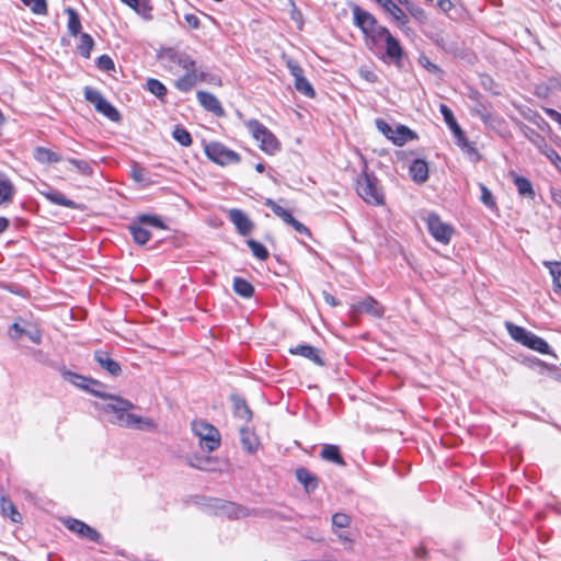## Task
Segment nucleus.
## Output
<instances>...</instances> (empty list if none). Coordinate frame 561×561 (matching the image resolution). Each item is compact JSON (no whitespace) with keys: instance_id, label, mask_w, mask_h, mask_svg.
Here are the masks:
<instances>
[{"instance_id":"nucleus-48","label":"nucleus","mask_w":561,"mask_h":561,"mask_svg":"<svg viewBox=\"0 0 561 561\" xmlns=\"http://www.w3.org/2000/svg\"><path fill=\"white\" fill-rule=\"evenodd\" d=\"M542 264L549 270L552 280L561 278V261H543Z\"/></svg>"},{"instance_id":"nucleus-3","label":"nucleus","mask_w":561,"mask_h":561,"mask_svg":"<svg viewBox=\"0 0 561 561\" xmlns=\"http://www.w3.org/2000/svg\"><path fill=\"white\" fill-rule=\"evenodd\" d=\"M356 192L368 205L381 206L385 204L383 191L374 173L364 171L357 176Z\"/></svg>"},{"instance_id":"nucleus-36","label":"nucleus","mask_w":561,"mask_h":561,"mask_svg":"<svg viewBox=\"0 0 561 561\" xmlns=\"http://www.w3.org/2000/svg\"><path fill=\"white\" fill-rule=\"evenodd\" d=\"M233 290L243 298H251L254 294L253 285L242 277L233 278Z\"/></svg>"},{"instance_id":"nucleus-10","label":"nucleus","mask_w":561,"mask_h":561,"mask_svg":"<svg viewBox=\"0 0 561 561\" xmlns=\"http://www.w3.org/2000/svg\"><path fill=\"white\" fill-rule=\"evenodd\" d=\"M205 153L209 160L221 167L237 164L240 162V154L219 141H211L205 145Z\"/></svg>"},{"instance_id":"nucleus-40","label":"nucleus","mask_w":561,"mask_h":561,"mask_svg":"<svg viewBox=\"0 0 561 561\" xmlns=\"http://www.w3.org/2000/svg\"><path fill=\"white\" fill-rule=\"evenodd\" d=\"M65 12L68 15V32L69 34L77 36L81 32V22L79 14L72 8H67Z\"/></svg>"},{"instance_id":"nucleus-9","label":"nucleus","mask_w":561,"mask_h":561,"mask_svg":"<svg viewBox=\"0 0 561 561\" xmlns=\"http://www.w3.org/2000/svg\"><path fill=\"white\" fill-rule=\"evenodd\" d=\"M439 112L443 115L445 123L450 128L457 146H459L468 154H476V147L467 139L465 133L457 123L453 111L446 104H440Z\"/></svg>"},{"instance_id":"nucleus-21","label":"nucleus","mask_w":561,"mask_h":561,"mask_svg":"<svg viewBox=\"0 0 561 561\" xmlns=\"http://www.w3.org/2000/svg\"><path fill=\"white\" fill-rule=\"evenodd\" d=\"M289 352L293 355H299V356H302L305 358H308V359H310L311 362H313L314 364H317L319 366H323L324 365V362H323V359L320 356L319 348H317V347H314L312 345L300 344V345H297L295 347H291L289 350Z\"/></svg>"},{"instance_id":"nucleus-30","label":"nucleus","mask_w":561,"mask_h":561,"mask_svg":"<svg viewBox=\"0 0 561 561\" xmlns=\"http://www.w3.org/2000/svg\"><path fill=\"white\" fill-rule=\"evenodd\" d=\"M198 82V69L185 71V73L175 81V87L182 92H190Z\"/></svg>"},{"instance_id":"nucleus-51","label":"nucleus","mask_w":561,"mask_h":561,"mask_svg":"<svg viewBox=\"0 0 561 561\" xmlns=\"http://www.w3.org/2000/svg\"><path fill=\"white\" fill-rule=\"evenodd\" d=\"M351 518L346 514L336 513L332 516V525L337 528H345L350 525Z\"/></svg>"},{"instance_id":"nucleus-38","label":"nucleus","mask_w":561,"mask_h":561,"mask_svg":"<svg viewBox=\"0 0 561 561\" xmlns=\"http://www.w3.org/2000/svg\"><path fill=\"white\" fill-rule=\"evenodd\" d=\"M222 514L229 518H241L248 515V510L232 502H226L220 507Z\"/></svg>"},{"instance_id":"nucleus-22","label":"nucleus","mask_w":561,"mask_h":561,"mask_svg":"<svg viewBox=\"0 0 561 561\" xmlns=\"http://www.w3.org/2000/svg\"><path fill=\"white\" fill-rule=\"evenodd\" d=\"M94 359L110 375H112L114 377L121 375V373H122L121 365L116 360L112 359L106 352L96 351L94 353Z\"/></svg>"},{"instance_id":"nucleus-16","label":"nucleus","mask_w":561,"mask_h":561,"mask_svg":"<svg viewBox=\"0 0 561 561\" xmlns=\"http://www.w3.org/2000/svg\"><path fill=\"white\" fill-rule=\"evenodd\" d=\"M65 525L70 531L77 534L81 538H85L95 543L102 542L101 534L82 520L76 518H68L65 522Z\"/></svg>"},{"instance_id":"nucleus-64","label":"nucleus","mask_w":561,"mask_h":561,"mask_svg":"<svg viewBox=\"0 0 561 561\" xmlns=\"http://www.w3.org/2000/svg\"><path fill=\"white\" fill-rule=\"evenodd\" d=\"M552 287H553V291L556 294L561 295V280L560 279L552 280Z\"/></svg>"},{"instance_id":"nucleus-15","label":"nucleus","mask_w":561,"mask_h":561,"mask_svg":"<svg viewBox=\"0 0 561 561\" xmlns=\"http://www.w3.org/2000/svg\"><path fill=\"white\" fill-rule=\"evenodd\" d=\"M427 228L432 237L444 244L450 242L454 228L443 222L437 214H430L427 217Z\"/></svg>"},{"instance_id":"nucleus-14","label":"nucleus","mask_w":561,"mask_h":561,"mask_svg":"<svg viewBox=\"0 0 561 561\" xmlns=\"http://www.w3.org/2000/svg\"><path fill=\"white\" fill-rule=\"evenodd\" d=\"M265 206H267L268 208H271V210L277 216L279 217L285 224H287L288 226L293 227V229L300 233V234H304V236H307V237H310L311 236V232L310 230L304 225L301 224L300 221H298L297 219H295L291 215V213L282 207L280 205H278L276 202H274L273 199L271 198H267L265 201Z\"/></svg>"},{"instance_id":"nucleus-55","label":"nucleus","mask_w":561,"mask_h":561,"mask_svg":"<svg viewBox=\"0 0 561 561\" xmlns=\"http://www.w3.org/2000/svg\"><path fill=\"white\" fill-rule=\"evenodd\" d=\"M480 187H481V193H482V195H481L482 203L489 207L493 206L494 199H493L492 193L483 184H481Z\"/></svg>"},{"instance_id":"nucleus-54","label":"nucleus","mask_w":561,"mask_h":561,"mask_svg":"<svg viewBox=\"0 0 561 561\" xmlns=\"http://www.w3.org/2000/svg\"><path fill=\"white\" fill-rule=\"evenodd\" d=\"M359 76L369 83H375L378 81V76L376 72L366 67H362L359 69Z\"/></svg>"},{"instance_id":"nucleus-50","label":"nucleus","mask_w":561,"mask_h":561,"mask_svg":"<svg viewBox=\"0 0 561 561\" xmlns=\"http://www.w3.org/2000/svg\"><path fill=\"white\" fill-rule=\"evenodd\" d=\"M286 66L295 80L304 77V70L297 60L289 58L286 61Z\"/></svg>"},{"instance_id":"nucleus-23","label":"nucleus","mask_w":561,"mask_h":561,"mask_svg":"<svg viewBox=\"0 0 561 561\" xmlns=\"http://www.w3.org/2000/svg\"><path fill=\"white\" fill-rule=\"evenodd\" d=\"M41 194L53 204L71 209L80 208L76 202L67 198L60 191L48 187L46 191H42Z\"/></svg>"},{"instance_id":"nucleus-4","label":"nucleus","mask_w":561,"mask_h":561,"mask_svg":"<svg viewBox=\"0 0 561 561\" xmlns=\"http://www.w3.org/2000/svg\"><path fill=\"white\" fill-rule=\"evenodd\" d=\"M505 328L510 336L519 344L536 351L540 354H550L551 350L549 344L540 336L523 327L516 325L512 322H506Z\"/></svg>"},{"instance_id":"nucleus-2","label":"nucleus","mask_w":561,"mask_h":561,"mask_svg":"<svg viewBox=\"0 0 561 561\" xmlns=\"http://www.w3.org/2000/svg\"><path fill=\"white\" fill-rule=\"evenodd\" d=\"M91 393L107 400L106 403L100 407V410L106 414H113V416L108 420L111 423L123 427L137 430L154 427V423L152 420L142 417L137 414L128 413V411L135 408L131 401L118 396L101 392L98 390H91Z\"/></svg>"},{"instance_id":"nucleus-19","label":"nucleus","mask_w":561,"mask_h":561,"mask_svg":"<svg viewBox=\"0 0 561 561\" xmlns=\"http://www.w3.org/2000/svg\"><path fill=\"white\" fill-rule=\"evenodd\" d=\"M60 374L65 380L69 381L73 386L84 389L89 392H91V390H95L94 388H91V386H99V382L96 380H94L92 378L84 377L77 373L70 371L66 368H61Z\"/></svg>"},{"instance_id":"nucleus-11","label":"nucleus","mask_w":561,"mask_h":561,"mask_svg":"<svg viewBox=\"0 0 561 561\" xmlns=\"http://www.w3.org/2000/svg\"><path fill=\"white\" fill-rule=\"evenodd\" d=\"M150 226L158 229H164L165 226L158 216L141 215L138 218V224L129 226L130 233L134 241L140 245L146 244L151 237L150 231L145 227Z\"/></svg>"},{"instance_id":"nucleus-43","label":"nucleus","mask_w":561,"mask_h":561,"mask_svg":"<svg viewBox=\"0 0 561 561\" xmlns=\"http://www.w3.org/2000/svg\"><path fill=\"white\" fill-rule=\"evenodd\" d=\"M24 5L28 7L34 14L45 15L48 8L46 0H21Z\"/></svg>"},{"instance_id":"nucleus-13","label":"nucleus","mask_w":561,"mask_h":561,"mask_svg":"<svg viewBox=\"0 0 561 561\" xmlns=\"http://www.w3.org/2000/svg\"><path fill=\"white\" fill-rule=\"evenodd\" d=\"M368 313L374 318H382L385 307L374 297L367 296L364 300L353 304L350 309V317L356 322L362 313Z\"/></svg>"},{"instance_id":"nucleus-31","label":"nucleus","mask_w":561,"mask_h":561,"mask_svg":"<svg viewBox=\"0 0 561 561\" xmlns=\"http://www.w3.org/2000/svg\"><path fill=\"white\" fill-rule=\"evenodd\" d=\"M33 156L37 162L43 164L57 163L61 161L59 153L45 147H36L34 149Z\"/></svg>"},{"instance_id":"nucleus-42","label":"nucleus","mask_w":561,"mask_h":561,"mask_svg":"<svg viewBox=\"0 0 561 561\" xmlns=\"http://www.w3.org/2000/svg\"><path fill=\"white\" fill-rule=\"evenodd\" d=\"M93 46H94L93 38L89 34L82 33L80 36V44L78 46V50H79L80 55L85 58H89Z\"/></svg>"},{"instance_id":"nucleus-25","label":"nucleus","mask_w":561,"mask_h":561,"mask_svg":"<svg viewBox=\"0 0 561 561\" xmlns=\"http://www.w3.org/2000/svg\"><path fill=\"white\" fill-rule=\"evenodd\" d=\"M511 176H512L513 182L516 186V190L520 196L527 197L530 199L535 198L536 194H535L533 184L527 178L518 175L514 172L511 173Z\"/></svg>"},{"instance_id":"nucleus-35","label":"nucleus","mask_w":561,"mask_h":561,"mask_svg":"<svg viewBox=\"0 0 561 561\" xmlns=\"http://www.w3.org/2000/svg\"><path fill=\"white\" fill-rule=\"evenodd\" d=\"M392 136V142L397 146H403L407 141L416 138L415 133L403 125L397 126Z\"/></svg>"},{"instance_id":"nucleus-20","label":"nucleus","mask_w":561,"mask_h":561,"mask_svg":"<svg viewBox=\"0 0 561 561\" xmlns=\"http://www.w3.org/2000/svg\"><path fill=\"white\" fill-rule=\"evenodd\" d=\"M399 3L407 10L409 18H412L415 23L423 26L427 23L428 16L423 8L411 0H398Z\"/></svg>"},{"instance_id":"nucleus-18","label":"nucleus","mask_w":561,"mask_h":561,"mask_svg":"<svg viewBox=\"0 0 561 561\" xmlns=\"http://www.w3.org/2000/svg\"><path fill=\"white\" fill-rule=\"evenodd\" d=\"M199 104L208 112H211L218 117L225 116V110L221 106L219 100L209 92L198 91L196 93Z\"/></svg>"},{"instance_id":"nucleus-60","label":"nucleus","mask_w":561,"mask_h":561,"mask_svg":"<svg viewBox=\"0 0 561 561\" xmlns=\"http://www.w3.org/2000/svg\"><path fill=\"white\" fill-rule=\"evenodd\" d=\"M436 5L445 13L449 12L454 8L450 0H436Z\"/></svg>"},{"instance_id":"nucleus-29","label":"nucleus","mask_w":561,"mask_h":561,"mask_svg":"<svg viewBox=\"0 0 561 561\" xmlns=\"http://www.w3.org/2000/svg\"><path fill=\"white\" fill-rule=\"evenodd\" d=\"M14 195L15 187L11 180L4 174H0V205L11 203Z\"/></svg>"},{"instance_id":"nucleus-8","label":"nucleus","mask_w":561,"mask_h":561,"mask_svg":"<svg viewBox=\"0 0 561 561\" xmlns=\"http://www.w3.org/2000/svg\"><path fill=\"white\" fill-rule=\"evenodd\" d=\"M192 430L199 439V446L203 450L211 453L220 446V433L211 424L205 421H194Z\"/></svg>"},{"instance_id":"nucleus-1","label":"nucleus","mask_w":561,"mask_h":561,"mask_svg":"<svg viewBox=\"0 0 561 561\" xmlns=\"http://www.w3.org/2000/svg\"><path fill=\"white\" fill-rule=\"evenodd\" d=\"M354 24L365 36L366 45L369 49L377 47L383 41L386 44V56L400 66L404 55L400 42L391 34L388 27L378 23L377 19L368 11L355 4L352 9Z\"/></svg>"},{"instance_id":"nucleus-34","label":"nucleus","mask_w":561,"mask_h":561,"mask_svg":"<svg viewBox=\"0 0 561 561\" xmlns=\"http://www.w3.org/2000/svg\"><path fill=\"white\" fill-rule=\"evenodd\" d=\"M0 506H1V513L3 516L10 518L14 523H21L22 515L16 510L15 505L13 504V502L11 500L2 496L1 501H0Z\"/></svg>"},{"instance_id":"nucleus-45","label":"nucleus","mask_w":561,"mask_h":561,"mask_svg":"<svg viewBox=\"0 0 561 561\" xmlns=\"http://www.w3.org/2000/svg\"><path fill=\"white\" fill-rule=\"evenodd\" d=\"M147 89L157 98H163L167 94L165 85L160 82L158 79H148L147 80Z\"/></svg>"},{"instance_id":"nucleus-32","label":"nucleus","mask_w":561,"mask_h":561,"mask_svg":"<svg viewBox=\"0 0 561 561\" xmlns=\"http://www.w3.org/2000/svg\"><path fill=\"white\" fill-rule=\"evenodd\" d=\"M231 402L233 403V412L234 415L243 421L249 422L252 417V412L247 404L245 400L239 397L238 394H232L230 397Z\"/></svg>"},{"instance_id":"nucleus-44","label":"nucleus","mask_w":561,"mask_h":561,"mask_svg":"<svg viewBox=\"0 0 561 561\" xmlns=\"http://www.w3.org/2000/svg\"><path fill=\"white\" fill-rule=\"evenodd\" d=\"M295 88L298 92L302 93L307 98L312 99L316 96L314 89L312 88L310 82L305 78V76L295 80Z\"/></svg>"},{"instance_id":"nucleus-58","label":"nucleus","mask_w":561,"mask_h":561,"mask_svg":"<svg viewBox=\"0 0 561 561\" xmlns=\"http://www.w3.org/2000/svg\"><path fill=\"white\" fill-rule=\"evenodd\" d=\"M184 20L187 23V25L193 30H197L201 26V21L195 14H185Z\"/></svg>"},{"instance_id":"nucleus-33","label":"nucleus","mask_w":561,"mask_h":561,"mask_svg":"<svg viewBox=\"0 0 561 561\" xmlns=\"http://www.w3.org/2000/svg\"><path fill=\"white\" fill-rule=\"evenodd\" d=\"M241 444L248 453H254L259 447V439L254 432L248 427L240 428Z\"/></svg>"},{"instance_id":"nucleus-61","label":"nucleus","mask_w":561,"mask_h":561,"mask_svg":"<svg viewBox=\"0 0 561 561\" xmlns=\"http://www.w3.org/2000/svg\"><path fill=\"white\" fill-rule=\"evenodd\" d=\"M25 334L30 337V340L35 344L42 343V333L39 330L35 329L34 331H28Z\"/></svg>"},{"instance_id":"nucleus-17","label":"nucleus","mask_w":561,"mask_h":561,"mask_svg":"<svg viewBox=\"0 0 561 561\" xmlns=\"http://www.w3.org/2000/svg\"><path fill=\"white\" fill-rule=\"evenodd\" d=\"M228 217L241 236H248L252 232L254 225L241 209H230Z\"/></svg>"},{"instance_id":"nucleus-28","label":"nucleus","mask_w":561,"mask_h":561,"mask_svg":"<svg viewBox=\"0 0 561 561\" xmlns=\"http://www.w3.org/2000/svg\"><path fill=\"white\" fill-rule=\"evenodd\" d=\"M124 4L131 8L137 14L146 20L152 19V5L150 0H121Z\"/></svg>"},{"instance_id":"nucleus-27","label":"nucleus","mask_w":561,"mask_h":561,"mask_svg":"<svg viewBox=\"0 0 561 561\" xmlns=\"http://www.w3.org/2000/svg\"><path fill=\"white\" fill-rule=\"evenodd\" d=\"M320 456L323 460L335 463L337 466L344 467L346 465L337 445H323Z\"/></svg>"},{"instance_id":"nucleus-46","label":"nucleus","mask_w":561,"mask_h":561,"mask_svg":"<svg viewBox=\"0 0 561 561\" xmlns=\"http://www.w3.org/2000/svg\"><path fill=\"white\" fill-rule=\"evenodd\" d=\"M70 164H72L77 171L85 176L92 175L93 169L91 164L85 160H79V159H68L67 160Z\"/></svg>"},{"instance_id":"nucleus-24","label":"nucleus","mask_w":561,"mask_h":561,"mask_svg":"<svg viewBox=\"0 0 561 561\" xmlns=\"http://www.w3.org/2000/svg\"><path fill=\"white\" fill-rule=\"evenodd\" d=\"M412 180L416 183H424L428 179V165L425 160L415 159L409 168Z\"/></svg>"},{"instance_id":"nucleus-12","label":"nucleus","mask_w":561,"mask_h":561,"mask_svg":"<svg viewBox=\"0 0 561 561\" xmlns=\"http://www.w3.org/2000/svg\"><path fill=\"white\" fill-rule=\"evenodd\" d=\"M84 98L95 106L99 113L110 121L118 122L121 119L119 112L98 90L87 87L84 89Z\"/></svg>"},{"instance_id":"nucleus-26","label":"nucleus","mask_w":561,"mask_h":561,"mask_svg":"<svg viewBox=\"0 0 561 561\" xmlns=\"http://www.w3.org/2000/svg\"><path fill=\"white\" fill-rule=\"evenodd\" d=\"M295 474L307 492H312L318 488V478L305 467L297 468Z\"/></svg>"},{"instance_id":"nucleus-7","label":"nucleus","mask_w":561,"mask_h":561,"mask_svg":"<svg viewBox=\"0 0 561 561\" xmlns=\"http://www.w3.org/2000/svg\"><path fill=\"white\" fill-rule=\"evenodd\" d=\"M522 134L537 147V149L545 154L549 161L557 168V170L561 173V157L534 128L527 126L524 123L518 124Z\"/></svg>"},{"instance_id":"nucleus-6","label":"nucleus","mask_w":561,"mask_h":561,"mask_svg":"<svg viewBox=\"0 0 561 561\" xmlns=\"http://www.w3.org/2000/svg\"><path fill=\"white\" fill-rule=\"evenodd\" d=\"M244 126L252 137L260 142V149L268 154H273L279 150L280 144L276 136L257 119H248Z\"/></svg>"},{"instance_id":"nucleus-39","label":"nucleus","mask_w":561,"mask_h":561,"mask_svg":"<svg viewBox=\"0 0 561 561\" xmlns=\"http://www.w3.org/2000/svg\"><path fill=\"white\" fill-rule=\"evenodd\" d=\"M171 60L178 64L185 71L197 69L195 60L185 53H172Z\"/></svg>"},{"instance_id":"nucleus-62","label":"nucleus","mask_w":561,"mask_h":561,"mask_svg":"<svg viewBox=\"0 0 561 561\" xmlns=\"http://www.w3.org/2000/svg\"><path fill=\"white\" fill-rule=\"evenodd\" d=\"M324 300L327 304H329L332 307L340 305V301L334 296H332L330 294H324Z\"/></svg>"},{"instance_id":"nucleus-41","label":"nucleus","mask_w":561,"mask_h":561,"mask_svg":"<svg viewBox=\"0 0 561 561\" xmlns=\"http://www.w3.org/2000/svg\"><path fill=\"white\" fill-rule=\"evenodd\" d=\"M247 244L251 249L253 255L256 259H259L261 261H265L268 257L267 249L259 241L249 239V240H247Z\"/></svg>"},{"instance_id":"nucleus-59","label":"nucleus","mask_w":561,"mask_h":561,"mask_svg":"<svg viewBox=\"0 0 561 561\" xmlns=\"http://www.w3.org/2000/svg\"><path fill=\"white\" fill-rule=\"evenodd\" d=\"M543 111L552 121L561 126V113L550 107H545Z\"/></svg>"},{"instance_id":"nucleus-49","label":"nucleus","mask_w":561,"mask_h":561,"mask_svg":"<svg viewBox=\"0 0 561 561\" xmlns=\"http://www.w3.org/2000/svg\"><path fill=\"white\" fill-rule=\"evenodd\" d=\"M198 82H207L209 84L221 85L220 77L202 69L198 70Z\"/></svg>"},{"instance_id":"nucleus-37","label":"nucleus","mask_w":561,"mask_h":561,"mask_svg":"<svg viewBox=\"0 0 561 561\" xmlns=\"http://www.w3.org/2000/svg\"><path fill=\"white\" fill-rule=\"evenodd\" d=\"M473 114L479 116L485 125H491L495 121V115L491 110V105L479 102L472 110Z\"/></svg>"},{"instance_id":"nucleus-56","label":"nucleus","mask_w":561,"mask_h":561,"mask_svg":"<svg viewBox=\"0 0 561 561\" xmlns=\"http://www.w3.org/2000/svg\"><path fill=\"white\" fill-rule=\"evenodd\" d=\"M25 333H26V331L18 322H14L10 327L9 335L14 341L19 340L22 336V334H25Z\"/></svg>"},{"instance_id":"nucleus-52","label":"nucleus","mask_w":561,"mask_h":561,"mask_svg":"<svg viewBox=\"0 0 561 561\" xmlns=\"http://www.w3.org/2000/svg\"><path fill=\"white\" fill-rule=\"evenodd\" d=\"M376 126L378 128V130L385 135L388 139H390L392 141V135H393V130L394 128H392L391 125H389L387 122H385L383 119H377L376 121Z\"/></svg>"},{"instance_id":"nucleus-57","label":"nucleus","mask_w":561,"mask_h":561,"mask_svg":"<svg viewBox=\"0 0 561 561\" xmlns=\"http://www.w3.org/2000/svg\"><path fill=\"white\" fill-rule=\"evenodd\" d=\"M420 62L432 73H439L442 71L440 68L436 64L432 62L427 57H421Z\"/></svg>"},{"instance_id":"nucleus-47","label":"nucleus","mask_w":561,"mask_h":561,"mask_svg":"<svg viewBox=\"0 0 561 561\" xmlns=\"http://www.w3.org/2000/svg\"><path fill=\"white\" fill-rule=\"evenodd\" d=\"M173 138L182 146H190L192 144V136L191 134L184 129V128H181V127H176L174 130H173Z\"/></svg>"},{"instance_id":"nucleus-63","label":"nucleus","mask_w":561,"mask_h":561,"mask_svg":"<svg viewBox=\"0 0 561 561\" xmlns=\"http://www.w3.org/2000/svg\"><path fill=\"white\" fill-rule=\"evenodd\" d=\"M551 196H552V201H553L557 205L561 206V191H560V190H558V191H552Z\"/></svg>"},{"instance_id":"nucleus-5","label":"nucleus","mask_w":561,"mask_h":561,"mask_svg":"<svg viewBox=\"0 0 561 561\" xmlns=\"http://www.w3.org/2000/svg\"><path fill=\"white\" fill-rule=\"evenodd\" d=\"M386 13L388 19L393 23L404 35L413 36L414 30L410 27V18L407 10L399 3L398 0H374Z\"/></svg>"},{"instance_id":"nucleus-53","label":"nucleus","mask_w":561,"mask_h":561,"mask_svg":"<svg viewBox=\"0 0 561 561\" xmlns=\"http://www.w3.org/2000/svg\"><path fill=\"white\" fill-rule=\"evenodd\" d=\"M98 66L100 69L106 70V71L113 70L115 67L114 61L107 55H102L99 57Z\"/></svg>"}]
</instances>
